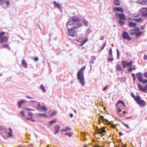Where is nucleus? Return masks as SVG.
<instances>
[{
	"mask_svg": "<svg viewBox=\"0 0 147 147\" xmlns=\"http://www.w3.org/2000/svg\"><path fill=\"white\" fill-rule=\"evenodd\" d=\"M66 25L68 30L75 29L82 26V25L81 23L73 22L70 21H69L67 23Z\"/></svg>",
	"mask_w": 147,
	"mask_h": 147,
	"instance_id": "obj_1",
	"label": "nucleus"
},
{
	"mask_svg": "<svg viewBox=\"0 0 147 147\" xmlns=\"http://www.w3.org/2000/svg\"><path fill=\"white\" fill-rule=\"evenodd\" d=\"M85 68V66L82 67L80 70L78 71L77 74V78L83 86H84V78L83 71L84 70Z\"/></svg>",
	"mask_w": 147,
	"mask_h": 147,
	"instance_id": "obj_2",
	"label": "nucleus"
},
{
	"mask_svg": "<svg viewBox=\"0 0 147 147\" xmlns=\"http://www.w3.org/2000/svg\"><path fill=\"white\" fill-rule=\"evenodd\" d=\"M130 34L131 36H133L135 34V36L137 37L141 36L143 32L139 31V29L138 27H136L134 29L130 30Z\"/></svg>",
	"mask_w": 147,
	"mask_h": 147,
	"instance_id": "obj_3",
	"label": "nucleus"
},
{
	"mask_svg": "<svg viewBox=\"0 0 147 147\" xmlns=\"http://www.w3.org/2000/svg\"><path fill=\"white\" fill-rule=\"evenodd\" d=\"M5 33L4 32L0 33V42L1 43H6L8 41V39L7 36H5Z\"/></svg>",
	"mask_w": 147,
	"mask_h": 147,
	"instance_id": "obj_4",
	"label": "nucleus"
},
{
	"mask_svg": "<svg viewBox=\"0 0 147 147\" xmlns=\"http://www.w3.org/2000/svg\"><path fill=\"white\" fill-rule=\"evenodd\" d=\"M136 101L138 104L143 107L145 106L146 104V102L143 100H141L140 96Z\"/></svg>",
	"mask_w": 147,
	"mask_h": 147,
	"instance_id": "obj_5",
	"label": "nucleus"
},
{
	"mask_svg": "<svg viewBox=\"0 0 147 147\" xmlns=\"http://www.w3.org/2000/svg\"><path fill=\"white\" fill-rule=\"evenodd\" d=\"M121 63L123 65V67L125 68L127 66L130 67L132 62L131 61H130L129 62H128L125 61H121Z\"/></svg>",
	"mask_w": 147,
	"mask_h": 147,
	"instance_id": "obj_6",
	"label": "nucleus"
},
{
	"mask_svg": "<svg viewBox=\"0 0 147 147\" xmlns=\"http://www.w3.org/2000/svg\"><path fill=\"white\" fill-rule=\"evenodd\" d=\"M68 30V34L70 36L74 37L77 35V34L75 30L73 29H70Z\"/></svg>",
	"mask_w": 147,
	"mask_h": 147,
	"instance_id": "obj_7",
	"label": "nucleus"
},
{
	"mask_svg": "<svg viewBox=\"0 0 147 147\" xmlns=\"http://www.w3.org/2000/svg\"><path fill=\"white\" fill-rule=\"evenodd\" d=\"M138 87L140 90L146 92H147V85L144 87H143L141 84H138Z\"/></svg>",
	"mask_w": 147,
	"mask_h": 147,
	"instance_id": "obj_8",
	"label": "nucleus"
},
{
	"mask_svg": "<svg viewBox=\"0 0 147 147\" xmlns=\"http://www.w3.org/2000/svg\"><path fill=\"white\" fill-rule=\"evenodd\" d=\"M122 36L125 39L130 40L131 39V38L129 36V34L127 32L124 31L122 34Z\"/></svg>",
	"mask_w": 147,
	"mask_h": 147,
	"instance_id": "obj_9",
	"label": "nucleus"
},
{
	"mask_svg": "<svg viewBox=\"0 0 147 147\" xmlns=\"http://www.w3.org/2000/svg\"><path fill=\"white\" fill-rule=\"evenodd\" d=\"M140 12L142 16L144 17H147V8H143L140 10Z\"/></svg>",
	"mask_w": 147,
	"mask_h": 147,
	"instance_id": "obj_10",
	"label": "nucleus"
},
{
	"mask_svg": "<svg viewBox=\"0 0 147 147\" xmlns=\"http://www.w3.org/2000/svg\"><path fill=\"white\" fill-rule=\"evenodd\" d=\"M116 16L119 18V19L122 20H125L126 19L125 17L124 14L123 13L121 14H117Z\"/></svg>",
	"mask_w": 147,
	"mask_h": 147,
	"instance_id": "obj_11",
	"label": "nucleus"
},
{
	"mask_svg": "<svg viewBox=\"0 0 147 147\" xmlns=\"http://www.w3.org/2000/svg\"><path fill=\"white\" fill-rule=\"evenodd\" d=\"M136 76L137 77L139 81L142 82L143 80L142 75L140 73H138L136 74Z\"/></svg>",
	"mask_w": 147,
	"mask_h": 147,
	"instance_id": "obj_12",
	"label": "nucleus"
},
{
	"mask_svg": "<svg viewBox=\"0 0 147 147\" xmlns=\"http://www.w3.org/2000/svg\"><path fill=\"white\" fill-rule=\"evenodd\" d=\"M72 20L73 22L79 23L78 22L80 21L81 20L79 18L73 17H72Z\"/></svg>",
	"mask_w": 147,
	"mask_h": 147,
	"instance_id": "obj_13",
	"label": "nucleus"
},
{
	"mask_svg": "<svg viewBox=\"0 0 147 147\" xmlns=\"http://www.w3.org/2000/svg\"><path fill=\"white\" fill-rule=\"evenodd\" d=\"M60 125H57L55 126V131L54 132V134H57L59 131V129L60 128Z\"/></svg>",
	"mask_w": 147,
	"mask_h": 147,
	"instance_id": "obj_14",
	"label": "nucleus"
},
{
	"mask_svg": "<svg viewBox=\"0 0 147 147\" xmlns=\"http://www.w3.org/2000/svg\"><path fill=\"white\" fill-rule=\"evenodd\" d=\"M113 9L114 11H120L122 13H123V9L121 7H114Z\"/></svg>",
	"mask_w": 147,
	"mask_h": 147,
	"instance_id": "obj_15",
	"label": "nucleus"
},
{
	"mask_svg": "<svg viewBox=\"0 0 147 147\" xmlns=\"http://www.w3.org/2000/svg\"><path fill=\"white\" fill-rule=\"evenodd\" d=\"M81 39H77L76 40L77 42H81V44H80L81 46L83 45L86 42L88 41V39L87 38H86L82 42H81Z\"/></svg>",
	"mask_w": 147,
	"mask_h": 147,
	"instance_id": "obj_16",
	"label": "nucleus"
},
{
	"mask_svg": "<svg viewBox=\"0 0 147 147\" xmlns=\"http://www.w3.org/2000/svg\"><path fill=\"white\" fill-rule=\"evenodd\" d=\"M129 26L131 27H135L137 26V24L131 22H129Z\"/></svg>",
	"mask_w": 147,
	"mask_h": 147,
	"instance_id": "obj_17",
	"label": "nucleus"
},
{
	"mask_svg": "<svg viewBox=\"0 0 147 147\" xmlns=\"http://www.w3.org/2000/svg\"><path fill=\"white\" fill-rule=\"evenodd\" d=\"M119 104H122L124 107L125 106V105L124 103V102L121 100H119L117 102V104L115 105L117 107L118 105Z\"/></svg>",
	"mask_w": 147,
	"mask_h": 147,
	"instance_id": "obj_18",
	"label": "nucleus"
},
{
	"mask_svg": "<svg viewBox=\"0 0 147 147\" xmlns=\"http://www.w3.org/2000/svg\"><path fill=\"white\" fill-rule=\"evenodd\" d=\"M139 3L142 5H147V0H143L139 2Z\"/></svg>",
	"mask_w": 147,
	"mask_h": 147,
	"instance_id": "obj_19",
	"label": "nucleus"
},
{
	"mask_svg": "<svg viewBox=\"0 0 147 147\" xmlns=\"http://www.w3.org/2000/svg\"><path fill=\"white\" fill-rule=\"evenodd\" d=\"M26 102L25 100H22L19 101L18 103V106L19 107H21L22 105Z\"/></svg>",
	"mask_w": 147,
	"mask_h": 147,
	"instance_id": "obj_20",
	"label": "nucleus"
},
{
	"mask_svg": "<svg viewBox=\"0 0 147 147\" xmlns=\"http://www.w3.org/2000/svg\"><path fill=\"white\" fill-rule=\"evenodd\" d=\"M22 65L24 67L26 68L27 67V64L24 60H22Z\"/></svg>",
	"mask_w": 147,
	"mask_h": 147,
	"instance_id": "obj_21",
	"label": "nucleus"
},
{
	"mask_svg": "<svg viewBox=\"0 0 147 147\" xmlns=\"http://www.w3.org/2000/svg\"><path fill=\"white\" fill-rule=\"evenodd\" d=\"M53 3L55 4V6L56 7L59 9H60L61 8V6L59 3H57L55 1L53 2Z\"/></svg>",
	"mask_w": 147,
	"mask_h": 147,
	"instance_id": "obj_22",
	"label": "nucleus"
},
{
	"mask_svg": "<svg viewBox=\"0 0 147 147\" xmlns=\"http://www.w3.org/2000/svg\"><path fill=\"white\" fill-rule=\"evenodd\" d=\"M133 21H135L137 22H142V19L141 18H140L138 19H134L132 20Z\"/></svg>",
	"mask_w": 147,
	"mask_h": 147,
	"instance_id": "obj_23",
	"label": "nucleus"
},
{
	"mask_svg": "<svg viewBox=\"0 0 147 147\" xmlns=\"http://www.w3.org/2000/svg\"><path fill=\"white\" fill-rule=\"evenodd\" d=\"M131 96L134 99L135 101L137 100L138 99L140 96H135L134 94L132 93L131 95Z\"/></svg>",
	"mask_w": 147,
	"mask_h": 147,
	"instance_id": "obj_24",
	"label": "nucleus"
},
{
	"mask_svg": "<svg viewBox=\"0 0 147 147\" xmlns=\"http://www.w3.org/2000/svg\"><path fill=\"white\" fill-rule=\"evenodd\" d=\"M114 2L115 5L116 6H118L120 4V2L119 0H114Z\"/></svg>",
	"mask_w": 147,
	"mask_h": 147,
	"instance_id": "obj_25",
	"label": "nucleus"
},
{
	"mask_svg": "<svg viewBox=\"0 0 147 147\" xmlns=\"http://www.w3.org/2000/svg\"><path fill=\"white\" fill-rule=\"evenodd\" d=\"M71 129V127H67L65 129H61V131H66L68 130H70Z\"/></svg>",
	"mask_w": 147,
	"mask_h": 147,
	"instance_id": "obj_26",
	"label": "nucleus"
},
{
	"mask_svg": "<svg viewBox=\"0 0 147 147\" xmlns=\"http://www.w3.org/2000/svg\"><path fill=\"white\" fill-rule=\"evenodd\" d=\"M116 69L119 71H121L122 70L121 67L120 65H117L116 66Z\"/></svg>",
	"mask_w": 147,
	"mask_h": 147,
	"instance_id": "obj_27",
	"label": "nucleus"
},
{
	"mask_svg": "<svg viewBox=\"0 0 147 147\" xmlns=\"http://www.w3.org/2000/svg\"><path fill=\"white\" fill-rule=\"evenodd\" d=\"M105 130L104 129H100L98 131V133L100 134H102V136L103 135V134L105 133Z\"/></svg>",
	"mask_w": 147,
	"mask_h": 147,
	"instance_id": "obj_28",
	"label": "nucleus"
},
{
	"mask_svg": "<svg viewBox=\"0 0 147 147\" xmlns=\"http://www.w3.org/2000/svg\"><path fill=\"white\" fill-rule=\"evenodd\" d=\"M40 88L43 92H46V90L45 89V87L42 84L41 85Z\"/></svg>",
	"mask_w": 147,
	"mask_h": 147,
	"instance_id": "obj_29",
	"label": "nucleus"
},
{
	"mask_svg": "<svg viewBox=\"0 0 147 147\" xmlns=\"http://www.w3.org/2000/svg\"><path fill=\"white\" fill-rule=\"evenodd\" d=\"M2 47L7 48L8 49H10V48L9 47V46L8 44H3L2 46Z\"/></svg>",
	"mask_w": 147,
	"mask_h": 147,
	"instance_id": "obj_30",
	"label": "nucleus"
},
{
	"mask_svg": "<svg viewBox=\"0 0 147 147\" xmlns=\"http://www.w3.org/2000/svg\"><path fill=\"white\" fill-rule=\"evenodd\" d=\"M136 68L135 67V66H133L132 67H130L128 69V71H131L133 69L135 70Z\"/></svg>",
	"mask_w": 147,
	"mask_h": 147,
	"instance_id": "obj_31",
	"label": "nucleus"
},
{
	"mask_svg": "<svg viewBox=\"0 0 147 147\" xmlns=\"http://www.w3.org/2000/svg\"><path fill=\"white\" fill-rule=\"evenodd\" d=\"M73 135V134L71 133H65V135H68L69 137Z\"/></svg>",
	"mask_w": 147,
	"mask_h": 147,
	"instance_id": "obj_32",
	"label": "nucleus"
},
{
	"mask_svg": "<svg viewBox=\"0 0 147 147\" xmlns=\"http://www.w3.org/2000/svg\"><path fill=\"white\" fill-rule=\"evenodd\" d=\"M40 108L43 109V110L45 111H47V108L45 106H43L42 107H40Z\"/></svg>",
	"mask_w": 147,
	"mask_h": 147,
	"instance_id": "obj_33",
	"label": "nucleus"
},
{
	"mask_svg": "<svg viewBox=\"0 0 147 147\" xmlns=\"http://www.w3.org/2000/svg\"><path fill=\"white\" fill-rule=\"evenodd\" d=\"M118 22L120 25H123L125 22L123 21L119 20L118 21Z\"/></svg>",
	"mask_w": 147,
	"mask_h": 147,
	"instance_id": "obj_34",
	"label": "nucleus"
},
{
	"mask_svg": "<svg viewBox=\"0 0 147 147\" xmlns=\"http://www.w3.org/2000/svg\"><path fill=\"white\" fill-rule=\"evenodd\" d=\"M56 121V120H52L50 121L49 122V123L51 125L53 123H55Z\"/></svg>",
	"mask_w": 147,
	"mask_h": 147,
	"instance_id": "obj_35",
	"label": "nucleus"
},
{
	"mask_svg": "<svg viewBox=\"0 0 147 147\" xmlns=\"http://www.w3.org/2000/svg\"><path fill=\"white\" fill-rule=\"evenodd\" d=\"M133 16L135 18H138L140 16V15L139 14H134L133 15Z\"/></svg>",
	"mask_w": 147,
	"mask_h": 147,
	"instance_id": "obj_36",
	"label": "nucleus"
},
{
	"mask_svg": "<svg viewBox=\"0 0 147 147\" xmlns=\"http://www.w3.org/2000/svg\"><path fill=\"white\" fill-rule=\"evenodd\" d=\"M84 24L86 26H87L88 25V22L86 20H84L82 21Z\"/></svg>",
	"mask_w": 147,
	"mask_h": 147,
	"instance_id": "obj_37",
	"label": "nucleus"
},
{
	"mask_svg": "<svg viewBox=\"0 0 147 147\" xmlns=\"http://www.w3.org/2000/svg\"><path fill=\"white\" fill-rule=\"evenodd\" d=\"M6 0H0V4H3L5 2Z\"/></svg>",
	"mask_w": 147,
	"mask_h": 147,
	"instance_id": "obj_38",
	"label": "nucleus"
},
{
	"mask_svg": "<svg viewBox=\"0 0 147 147\" xmlns=\"http://www.w3.org/2000/svg\"><path fill=\"white\" fill-rule=\"evenodd\" d=\"M122 123L128 129L129 128V127L128 125L124 123Z\"/></svg>",
	"mask_w": 147,
	"mask_h": 147,
	"instance_id": "obj_39",
	"label": "nucleus"
},
{
	"mask_svg": "<svg viewBox=\"0 0 147 147\" xmlns=\"http://www.w3.org/2000/svg\"><path fill=\"white\" fill-rule=\"evenodd\" d=\"M117 57L118 59L119 58V50L118 49L117 50Z\"/></svg>",
	"mask_w": 147,
	"mask_h": 147,
	"instance_id": "obj_40",
	"label": "nucleus"
},
{
	"mask_svg": "<svg viewBox=\"0 0 147 147\" xmlns=\"http://www.w3.org/2000/svg\"><path fill=\"white\" fill-rule=\"evenodd\" d=\"M91 31L90 29L88 28V29L86 30V33L88 34H90V33L91 32Z\"/></svg>",
	"mask_w": 147,
	"mask_h": 147,
	"instance_id": "obj_41",
	"label": "nucleus"
},
{
	"mask_svg": "<svg viewBox=\"0 0 147 147\" xmlns=\"http://www.w3.org/2000/svg\"><path fill=\"white\" fill-rule=\"evenodd\" d=\"M143 84H145L147 83V80H143L141 82Z\"/></svg>",
	"mask_w": 147,
	"mask_h": 147,
	"instance_id": "obj_42",
	"label": "nucleus"
},
{
	"mask_svg": "<svg viewBox=\"0 0 147 147\" xmlns=\"http://www.w3.org/2000/svg\"><path fill=\"white\" fill-rule=\"evenodd\" d=\"M12 132H9L8 134V136L9 137L12 136L13 135L12 134Z\"/></svg>",
	"mask_w": 147,
	"mask_h": 147,
	"instance_id": "obj_43",
	"label": "nucleus"
},
{
	"mask_svg": "<svg viewBox=\"0 0 147 147\" xmlns=\"http://www.w3.org/2000/svg\"><path fill=\"white\" fill-rule=\"evenodd\" d=\"M113 60V58H108V61H112Z\"/></svg>",
	"mask_w": 147,
	"mask_h": 147,
	"instance_id": "obj_44",
	"label": "nucleus"
},
{
	"mask_svg": "<svg viewBox=\"0 0 147 147\" xmlns=\"http://www.w3.org/2000/svg\"><path fill=\"white\" fill-rule=\"evenodd\" d=\"M38 115L43 116H45L46 115L45 114H41V113H38Z\"/></svg>",
	"mask_w": 147,
	"mask_h": 147,
	"instance_id": "obj_45",
	"label": "nucleus"
},
{
	"mask_svg": "<svg viewBox=\"0 0 147 147\" xmlns=\"http://www.w3.org/2000/svg\"><path fill=\"white\" fill-rule=\"evenodd\" d=\"M21 113V115L23 116L24 117H25V114H24V112L23 111H21L20 112Z\"/></svg>",
	"mask_w": 147,
	"mask_h": 147,
	"instance_id": "obj_46",
	"label": "nucleus"
},
{
	"mask_svg": "<svg viewBox=\"0 0 147 147\" xmlns=\"http://www.w3.org/2000/svg\"><path fill=\"white\" fill-rule=\"evenodd\" d=\"M100 119L102 120H104V117L103 115H101L100 117Z\"/></svg>",
	"mask_w": 147,
	"mask_h": 147,
	"instance_id": "obj_47",
	"label": "nucleus"
},
{
	"mask_svg": "<svg viewBox=\"0 0 147 147\" xmlns=\"http://www.w3.org/2000/svg\"><path fill=\"white\" fill-rule=\"evenodd\" d=\"M26 97L28 99H33V98L29 96L28 95L26 96Z\"/></svg>",
	"mask_w": 147,
	"mask_h": 147,
	"instance_id": "obj_48",
	"label": "nucleus"
},
{
	"mask_svg": "<svg viewBox=\"0 0 147 147\" xmlns=\"http://www.w3.org/2000/svg\"><path fill=\"white\" fill-rule=\"evenodd\" d=\"M132 75L133 76V78L134 79V80L135 81L136 80V78L135 77V74L134 73H133L132 74Z\"/></svg>",
	"mask_w": 147,
	"mask_h": 147,
	"instance_id": "obj_49",
	"label": "nucleus"
},
{
	"mask_svg": "<svg viewBox=\"0 0 147 147\" xmlns=\"http://www.w3.org/2000/svg\"><path fill=\"white\" fill-rule=\"evenodd\" d=\"M144 76L146 78H147V72H145L144 73Z\"/></svg>",
	"mask_w": 147,
	"mask_h": 147,
	"instance_id": "obj_50",
	"label": "nucleus"
},
{
	"mask_svg": "<svg viewBox=\"0 0 147 147\" xmlns=\"http://www.w3.org/2000/svg\"><path fill=\"white\" fill-rule=\"evenodd\" d=\"M6 3L7 4V5L8 6V5H9V4H10V2H9V1H7L6 2Z\"/></svg>",
	"mask_w": 147,
	"mask_h": 147,
	"instance_id": "obj_51",
	"label": "nucleus"
},
{
	"mask_svg": "<svg viewBox=\"0 0 147 147\" xmlns=\"http://www.w3.org/2000/svg\"><path fill=\"white\" fill-rule=\"evenodd\" d=\"M26 109L28 110H31V111H34V109H31L30 108H26Z\"/></svg>",
	"mask_w": 147,
	"mask_h": 147,
	"instance_id": "obj_52",
	"label": "nucleus"
},
{
	"mask_svg": "<svg viewBox=\"0 0 147 147\" xmlns=\"http://www.w3.org/2000/svg\"><path fill=\"white\" fill-rule=\"evenodd\" d=\"M109 53L110 54V55L111 56L112 55V49L111 48L109 52Z\"/></svg>",
	"mask_w": 147,
	"mask_h": 147,
	"instance_id": "obj_53",
	"label": "nucleus"
},
{
	"mask_svg": "<svg viewBox=\"0 0 147 147\" xmlns=\"http://www.w3.org/2000/svg\"><path fill=\"white\" fill-rule=\"evenodd\" d=\"M28 114L29 116H31L33 115V114L31 112H29L28 113Z\"/></svg>",
	"mask_w": 147,
	"mask_h": 147,
	"instance_id": "obj_54",
	"label": "nucleus"
},
{
	"mask_svg": "<svg viewBox=\"0 0 147 147\" xmlns=\"http://www.w3.org/2000/svg\"><path fill=\"white\" fill-rule=\"evenodd\" d=\"M107 87H107V86H105V87L104 88H103V90L104 91H105V90L107 89Z\"/></svg>",
	"mask_w": 147,
	"mask_h": 147,
	"instance_id": "obj_55",
	"label": "nucleus"
},
{
	"mask_svg": "<svg viewBox=\"0 0 147 147\" xmlns=\"http://www.w3.org/2000/svg\"><path fill=\"white\" fill-rule=\"evenodd\" d=\"M38 59V58L37 57H36L34 59V60L35 61H37Z\"/></svg>",
	"mask_w": 147,
	"mask_h": 147,
	"instance_id": "obj_56",
	"label": "nucleus"
},
{
	"mask_svg": "<svg viewBox=\"0 0 147 147\" xmlns=\"http://www.w3.org/2000/svg\"><path fill=\"white\" fill-rule=\"evenodd\" d=\"M145 28V26H142L141 27V29L142 30H143Z\"/></svg>",
	"mask_w": 147,
	"mask_h": 147,
	"instance_id": "obj_57",
	"label": "nucleus"
},
{
	"mask_svg": "<svg viewBox=\"0 0 147 147\" xmlns=\"http://www.w3.org/2000/svg\"><path fill=\"white\" fill-rule=\"evenodd\" d=\"M105 45H106V44L105 43H104V44L103 45V46L102 48V49H104V48L105 47Z\"/></svg>",
	"mask_w": 147,
	"mask_h": 147,
	"instance_id": "obj_58",
	"label": "nucleus"
},
{
	"mask_svg": "<svg viewBox=\"0 0 147 147\" xmlns=\"http://www.w3.org/2000/svg\"><path fill=\"white\" fill-rule=\"evenodd\" d=\"M144 58L145 59H147V56L146 55H144Z\"/></svg>",
	"mask_w": 147,
	"mask_h": 147,
	"instance_id": "obj_59",
	"label": "nucleus"
},
{
	"mask_svg": "<svg viewBox=\"0 0 147 147\" xmlns=\"http://www.w3.org/2000/svg\"><path fill=\"white\" fill-rule=\"evenodd\" d=\"M121 109L120 108H119L118 109V112H121Z\"/></svg>",
	"mask_w": 147,
	"mask_h": 147,
	"instance_id": "obj_60",
	"label": "nucleus"
},
{
	"mask_svg": "<svg viewBox=\"0 0 147 147\" xmlns=\"http://www.w3.org/2000/svg\"><path fill=\"white\" fill-rule=\"evenodd\" d=\"M119 136H121L123 135V134L121 132L119 133Z\"/></svg>",
	"mask_w": 147,
	"mask_h": 147,
	"instance_id": "obj_61",
	"label": "nucleus"
},
{
	"mask_svg": "<svg viewBox=\"0 0 147 147\" xmlns=\"http://www.w3.org/2000/svg\"><path fill=\"white\" fill-rule=\"evenodd\" d=\"M104 39V37L103 36H101L100 38V40H103Z\"/></svg>",
	"mask_w": 147,
	"mask_h": 147,
	"instance_id": "obj_62",
	"label": "nucleus"
},
{
	"mask_svg": "<svg viewBox=\"0 0 147 147\" xmlns=\"http://www.w3.org/2000/svg\"><path fill=\"white\" fill-rule=\"evenodd\" d=\"M71 118H72L73 117V115L71 113H70L69 114Z\"/></svg>",
	"mask_w": 147,
	"mask_h": 147,
	"instance_id": "obj_63",
	"label": "nucleus"
},
{
	"mask_svg": "<svg viewBox=\"0 0 147 147\" xmlns=\"http://www.w3.org/2000/svg\"><path fill=\"white\" fill-rule=\"evenodd\" d=\"M9 131H10V132H12V129L10 128L9 127Z\"/></svg>",
	"mask_w": 147,
	"mask_h": 147,
	"instance_id": "obj_64",
	"label": "nucleus"
}]
</instances>
